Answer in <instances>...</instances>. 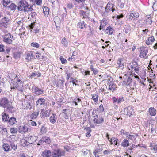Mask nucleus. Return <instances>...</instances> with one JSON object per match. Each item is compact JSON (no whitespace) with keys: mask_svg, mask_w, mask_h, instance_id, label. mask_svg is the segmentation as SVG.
Returning <instances> with one entry per match:
<instances>
[{"mask_svg":"<svg viewBox=\"0 0 157 157\" xmlns=\"http://www.w3.org/2000/svg\"><path fill=\"white\" fill-rule=\"evenodd\" d=\"M18 6L13 3H11L9 7L11 10L15 11L17 8L19 11H23L24 12L31 11L33 9L32 5L28 4L25 0L20 1L18 3Z\"/></svg>","mask_w":157,"mask_h":157,"instance_id":"f257e3e1","label":"nucleus"},{"mask_svg":"<svg viewBox=\"0 0 157 157\" xmlns=\"http://www.w3.org/2000/svg\"><path fill=\"white\" fill-rule=\"evenodd\" d=\"M12 81V86L11 87V89H15L21 92L23 91V82L22 81L17 78H15Z\"/></svg>","mask_w":157,"mask_h":157,"instance_id":"f03ea898","label":"nucleus"},{"mask_svg":"<svg viewBox=\"0 0 157 157\" xmlns=\"http://www.w3.org/2000/svg\"><path fill=\"white\" fill-rule=\"evenodd\" d=\"M8 100L6 98H3L0 100V105L4 108H6L8 110L13 109L12 106L9 105Z\"/></svg>","mask_w":157,"mask_h":157,"instance_id":"7ed1b4c3","label":"nucleus"},{"mask_svg":"<svg viewBox=\"0 0 157 157\" xmlns=\"http://www.w3.org/2000/svg\"><path fill=\"white\" fill-rule=\"evenodd\" d=\"M3 41L8 44H11L12 42L13 36L10 33H7L4 35L2 36Z\"/></svg>","mask_w":157,"mask_h":157,"instance_id":"20e7f679","label":"nucleus"},{"mask_svg":"<svg viewBox=\"0 0 157 157\" xmlns=\"http://www.w3.org/2000/svg\"><path fill=\"white\" fill-rule=\"evenodd\" d=\"M139 13L136 11L132 10L130 11L127 15V19L129 21L132 20V19L136 20L139 17Z\"/></svg>","mask_w":157,"mask_h":157,"instance_id":"39448f33","label":"nucleus"},{"mask_svg":"<svg viewBox=\"0 0 157 157\" xmlns=\"http://www.w3.org/2000/svg\"><path fill=\"white\" fill-rule=\"evenodd\" d=\"M10 19L6 17H4L0 21V24L4 27L6 28L10 24Z\"/></svg>","mask_w":157,"mask_h":157,"instance_id":"423d86ee","label":"nucleus"},{"mask_svg":"<svg viewBox=\"0 0 157 157\" xmlns=\"http://www.w3.org/2000/svg\"><path fill=\"white\" fill-rule=\"evenodd\" d=\"M113 5L108 3L105 8V11L102 14V16H105L107 15V13L109 11H112L113 12L115 9L113 8Z\"/></svg>","mask_w":157,"mask_h":157,"instance_id":"0eeeda50","label":"nucleus"},{"mask_svg":"<svg viewBox=\"0 0 157 157\" xmlns=\"http://www.w3.org/2000/svg\"><path fill=\"white\" fill-rule=\"evenodd\" d=\"M148 52V49L147 48L144 47H141L139 56L141 58H147V55Z\"/></svg>","mask_w":157,"mask_h":157,"instance_id":"6e6552de","label":"nucleus"},{"mask_svg":"<svg viewBox=\"0 0 157 157\" xmlns=\"http://www.w3.org/2000/svg\"><path fill=\"white\" fill-rule=\"evenodd\" d=\"M93 121L94 123L100 124L103 121V119L102 117L98 118L97 114H95L94 112L93 113Z\"/></svg>","mask_w":157,"mask_h":157,"instance_id":"1a4fd4ad","label":"nucleus"},{"mask_svg":"<svg viewBox=\"0 0 157 157\" xmlns=\"http://www.w3.org/2000/svg\"><path fill=\"white\" fill-rule=\"evenodd\" d=\"M64 153L63 150L60 149L55 150L52 157H60L63 156L64 155Z\"/></svg>","mask_w":157,"mask_h":157,"instance_id":"9d476101","label":"nucleus"},{"mask_svg":"<svg viewBox=\"0 0 157 157\" xmlns=\"http://www.w3.org/2000/svg\"><path fill=\"white\" fill-rule=\"evenodd\" d=\"M125 113L128 115L130 116L134 113L133 109L130 107H128L124 109Z\"/></svg>","mask_w":157,"mask_h":157,"instance_id":"9b49d317","label":"nucleus"},{"mask_svg":"<svg viewBox=\"0 0 157 157\" xmlns=\"http://www.w3.org/2000/svg\"><path fill=\"white\" fill-rule=\"evenodd\" d=\"M17 122L16 119L14 117H11L9 118L7 122V125L8 126L13 125L16 124Z\"/></svg>","mask_w":157,"mask_h":157,"instance_id":"f8f14e48","label":"nucleus"},{"mask_svg":"<svg viewBox=\"0 0 157 157\" xmlns=\"http://www.w3.org/2000/svg\"><path fill=\"white\" fill-rule=\"evenodd\" d=\"M38 25V26H36V24H35V23H31L29 25L30 29H32L34 28H35L34 29L35 33H38L40 29V26Z\"/></svg>","mask_w":157,"mask_h":157,"instance_id":"ddd939ff","label":"nucleus"},{"mask_svg":"<svg viewBox=\"0 0 157 157\" xmlns=\"http://www.w3.org/2000/svg\"><path fill=\"white\" fill-rule=\"evenodd\" d=\"M18 129L19 132L23 134L28 131V128L27 127V125L25 124L23 126H20Z\"/></svg>","mask_w":157,"mask_h":157,"instance_id":"4468645a","label":"nucleus"},{"mask_svg":"<svg viewBox=\"0 0 157 157\" xmlns=\"http://www.w3.org/2000/svg\"><path fill=\"white\" fill-rule=\"evenodd\" d=\"M45 99L44 98L39 99L36 102V106L38 107H40L41 106H45Z\"/></svg>","mask_w":157,"mask_h":157,"instance_id":"2eb2a0df","label":"nucleus"},{"mask_svg":"<svg viewBox=\"0 0 157 157\" xmlns=\"http://www.w3.org/2000/svg\"><path fill=\"white\" fill-rule=\"evenodd\" d=\"M126 135V137L128 139L131 140L133 142L136 141V138L138 136L137 135H131L128 132L127 133Z\"/></svg>","mask_w":157,"mask_h":157,"instance_id":"dca6fc26","label":"nucleus"},{"mask_svg":"<svg viewBox=\"0 0 157 157\" xmlns=\"http://www.w3.org/2000/svg\"><path fill=\"white\" fill-rule=\"evenodd\" d=\"M57 119V115L55 114L52 113L50 117V121L51 123L54 124L56 123Z\"/></svg>","mask_w":157,"mask_h":157,"instance_id":"f3484780","label":"nucleus"},{"mask_svg":"<svg viewBox=\"0 0 157 157\" xmlns=\"http://www.w3.org/2000/svg\"><path fill=\"white\" fill-rule=\"evenodd\" d=\"M37 137L36 136H30L27 138V140L29 141V143L32 144L35 142L37 140Z\"/></svg>","mask_w":157,"mask_h":157,"instance_id":"a211bd4d","label":"nucleus"},{"mask_svg":"<svg viewBox=\"0 0 157 157\" xmlns=\"http://www.w3.org/2000/svg\"><path fill=\"white\" fill-rule=\"evenodd\" d=\"M50 142L51 141L49 138L48 137H43L40 140V144H43L44 142L48 144H49Z\"/></svg>","mask_w":157,"mask_h":157,"instance_id":"6ab92c4d","label":"nucleus"},{"mask_svg":"<svg viewBox=\"0 0 157 157\" xmlns=\"http://www.w3.org/2000/svg\"><path fill=\"white\" fill-rule=\"evenodd\" d=\"M51 110H48L45 111L44 113H42V114L41 113H40V115L42 118H44V117H49L50 115Z\"/></svg>","mask_w":157,"mask_h":157,"instance_id":"aec40b11","label":"nucleus"},{"mask_svg":"<svg viewBox=\"0 0 157 157\" xmlns=\"http://www.w3.org/2000/svg\"><path fill=\"white\" fill-rule=\"evenodd\" d=\"M42 155L44 157H49L51 155V152L50 150H45Z\"/></svg>","mask_w":157,"mask_h":157,"instance_id":"412c9836","label":"nucleus"},{"mask_svg":"<svg viewBox=\"0 0 157 157\" xmlns=\"http://www.w3.org/2000/svg\"><path fill=\"white\" fill-rule=\"evenodd\" d=\"M22 105L21 108L23 109H27L30 106L29 103L25 101H22Z\"/></svg>","mask_w":157,"mask_h":157,"instance_id":"4be33fe9","label":"nucleus"},{"mask_svg":"<svg viewBox=\"0 0 157 157\" xmlns=\"http://www.w3.org/2000/svg\"><path fill=\"white\" fill-rule=\"evenodd\" d=\"M2 117L3 121L7 122L10 118L8 115L6 113H3Z\"/></svg>","mask_w":157,"mask_h":157,"instance_id":"5701e85b","label":"nucleus"},{"mask_svg":"<svg viewBox=\"0 0 157 157\" xmlns=\"http://www.w3.org/2000/svg\"><path fill=\"white\" fill-rule=\"evenodd\" d=\"M132 82V78L129 76L127 79H125L123 82V84L125 85H129Z\"/></svg>","mask_w":157,"mask_h":157,"instance_id":"b1692460","label":"nucleus"},{"mask_svg":"<svg viewBox=\"0 0 157 157\" xmlns=\"http://www.w3.org/2000/svg\"><path fill=\"white\" fill-rule=\"evenodd\" d=\"M43 13L45 17H47L49 14V8L47 7H44L43 8Z\"/></svg>","mask_w":157,"mask_h":157,"instance_id":"393cba45","label":"nucleus"},{"mask_svg":"<svg viewBox=\"0 0 157 157\" xmlns=\"http://www.w3.org/2000/svg\"><path fill=\"white\" fill-rule=\"evenodd\" d=\"M33 55L32 51H30L27 54L26 59L28 61L31 60L33 58Z\"/></svg>","mask_w":157,"mask_h":157,"instance_id":"a878e982","label":"nucleus"},{"mask_svg":"<svg viewBox=\"0 0 157 157\" xmlns=\"http://www.w3.org/2000/svg\"><path fill=\"white\" fill-rule=\"evenodd\" d=\"M117 66L121 68H123L124 66L123 59L121 58H119L117 61Z\"/></svg>","mask_w":157,"mask_h":157,"instance_id":"bb28decb","label":"nucleus"},{"mask_svg":"<svg viewBox=\"0 0 157 157\" xmlns=\"http://www.w3.org/2000/svg\"><path fill=\"white\" fill-rule=\"evenodd\" d=\"M121 145L124 147L128 146L129 145L128 140L126 139H124L121 142Z\"/></svg>","mask_w":157,"mask_h":157,"instance_id":"cd10ccee","label":"nucleus"},{"mask_svg":"<svg viewBox=\"0 0 157 157\" xmlns=\"http://www.w3.org/2000/svg\"><path fill=\"white\" fill-rule=\"evenodd\" d=\"M113 29L111 26H109L107 27L105 31L107 34L109 35L112 34L113 33Z\"/></svg>","mask_w":157,"mask_h":157,"instance_id":"c85d7f7f","label":"nucleus"},{"mask_svg":"<svg viewBox=\"0 0 157 157\" xmlns=\"http://www.w3.org/2000/svg\"><path fill=\"white\" fill-rule=\"evenodd\" d=\"M33 10L31 11V12L29 14V17H31V19L32 18L33 19V20H35L36 18L37 14L34 11H33Z\"/></svg>","mask_w":157,"mask_h":157,"instance_id":"c756f323","label":"nucleus"},{"mask_svg":"<svg viewBox=\"0 0 157 157\" xmlns=\"http://www.w3.org/2000/svg\"><path fill=\"white\" fill-rule=\"evenodd\" d=\"M39 111L37 110L33 113L31 115L30 117L32 119H35L39 114Z\"/></svg>","mask_w":157,"mask_h":157,"instance_id":"7c9ffc66","label":"nucleus"},{"mask_svg":"<svg viewBox=\"0 0 157 157\" xmlns=\"http://www.w3.org/2000/svg\"><path fill=\"white\" fill-rule=\"evenodd\" d=\"M78 25L81 29H83L84 27L86 28L87 26L86 25L84 24V22L83 21L78 22Z\"/></svg>","mask_w":157,"mask_h":157,"instance_id":"2f4dec72","label":"nucleus"},{"mask_svg":"<svg viewBox=\"0 0 157 157\" xmlns=\"http://www.w3.org/2000/svg\"><path fill=\"white\" fill-rule=\"evenodd\" d=\"M149 112L151 116H154L156 113V110L154 108H152L149 109Z\"/></svg>","mask_w":157,"mask_h":157,"instance_id":"473e14b6","label":"nucleus"},{"mask_svg":"<svg viewBox=\"0 0 157 157\" xmlns=\"http://www.w3.org/2000/svg\"><path fill=\"white\" fill-rule=\"evenodd\" d=\"M2 147L4 150L6 151H9L10 147L9 145L6 143L3 144Z\"/></svg>","mask_w":157,"mask_h":157,"instance_id":"72a5a7b5","label":"nucleus"},{"mask_svg":"<svg viewBox=\"0 0 157 157\" xmlns=\"http://www.w3.org/2000/svg\"><path fill=\"white\" fill-rule=\"evenodd\" d=\"M149 147L151 148V150H153L155 151L157 150V145L154 143H150Z\"/></svg>","mask_w":157,"mask_h":157,"instance_id":"f704fd0d","label":"nucleus"},{"mask_svg":"<svg viewBox=\"0 0 157 157\" xmlns=\"http://www.w3.org/2000/svg\"><path fill=\"white\" fill-rule=\"evenodd\" d=\"M115 84H110L109 86V90H111L112 92H114L115 90Z\"/></svg>","mask_w":157,"mask_h":157,"instance_id":"c9c22d12","label":"nucleus"},{"mask_svg":"<svg viewBox=\"0 0 157 157\" xmlns=\"http://www.w3.org/2000/svg\"><path fill=\"white\" fill-rule=\"evenodd\" d=\"M62 43L65 47H67L68 45V42L66 40V38L65 37L63 38L62 40Z\"/></svg>","mask_w":157,"mask_h":157,"instance_id":"e433bc0d","label":"nucleus"},{"mask_svg":"<svg viewBox=\"0 0 157 157\" xmlns=\"http://www.w3.org/2000/svg\"><path fill=\"white\" fill-rule=\"evenodd\" d=\"M18 130L17 128H12L10 129V131L12 134H14L17 133Z\"/></svg>","mask_w":157,"mask_h":157,"instance_id":"4c0bfd02","label":"nucleus"},{"mask_svg":"<svg viewBox=\"0 0 157 157\" xmlns=\"http://www.w3.org/2000/svg\"><path fill=\"white\" fill-rule=\"evenodd\" d=\"M3 5L5 7H6L10 2V0H2Z\"/></svg>","mask_w":157,"mask_h":157,"instance_id":"58836bf2","label":"nucleus"},{"mask_svg":"<svg viewBox=\"0 0 157 157\" xmlns=\"http://www.w3.org/2000/svg\"><path fill=\"white\" fill-rule=\"evenodd\" d=\"M80 14L81 16H83V18H86L87 17V16L86 15V12L83 11H81Z\"/></svg>","mask_w":157,"mask_h":157,"instance_id":"ea45409f","label":"nucleus"},{"mask_svg":"<svg viewBox=\"0 0 157 157\" xmlns=\"http://www.w3.org/2000/svg\"><path fill=\"white\" fill-rule=\"evenodd\" d=\"M23 141L24 142V143L23 144V146H24L26 145L28 146L29 144H31L29 143V141L28 140H27V138H25V139Z\"/></svg>","mask_w":157,"mask_h":157,"instance_id":"a19ab883","label":"nucleus"},{"mask_svg":"<svg viewBox=\"0 0 157 157\" xmlns=\"http://www.w3.org/2000/svg\"><path fill=\"white\" fill-rule=\"evenodd\" d=\"M31 45L34 47L38 48L39 47V44L37 43L33 42L31 44Z\"/></svg>","mask_w":157,"mask_h":157,"instance_id":"79ce46f5","label":"nucleus"},{"mask_svg":"<svg viewBox=\"0 0 157 157\" xmlns=\"http://www.w3.org/2000/svg\"><path fill=\"white\" fill-rule=\"evenodd\" d=\"M40 88H39L35 86L33 87L32 88V90L33 93L35 94L36 92H37L38 91V90Z\"/></svg>","mask_w":157,"mask_h":157,"instance_id":"37998d69","label":"nucleus"},{"mask_svg":"<svg viewBox=\"0 0 157 157\" xmlns=\"http://www.w3.org/2000/svg\"><path fill=\"white\" fill-rule=\"evenodd\" d=\"M90 69L91 70V71H92L93 72V73L95 75L97 74L98 72V71L96 69H94L93 68V66L92 65H91L90 66Z\"/></svg>","mask_w":157,"mask_h":157,"instance_id":"c03bdc74","label":"nucleus"},{"mask_svg":"<svg viewBox=\"0 0 157 157\" xmlns=\"http://www.w3.org/2000/svg\"><path fill=\"white\" fill-rule=\"evenodd\" d=\"M124 101V98L123 97H120L117 100V103L119 104Z\"/></svg>","mask_w":157,"mask_h":157,"instance_id":"a18cd8bd","label":"nucleus"},{"mask_svg":"<svg viewBox=\"0 0 157 157\" xmlns=\"http://www.w3.org/2000/svg\"><path fill=\"white\" fill-rule=\"evenodd\" d=\"M92 99L94 100V101L96 102L98 100V95L96 94L93 95L92 96Z\"/></svg>","mask_w":157,"mask_h":157,"instance_id":"49530a36","label":"nucleus"},{"mask_svg":"<svg viewBox=\"0 0 157 157\" xmlns=\"http://www.w3.org/2000/svg\"><path fill=\"white\" fill-rule=\"evenodd\" d=\"M60 59L62 63L63 64L67 62L66 60L62 56H61L60 57Z\"/></svg>","mask_w":157,"mask_h":157,"instance_id":"de8ad7c7","label":"nucleus"},{"mask_svg":"<svg viewBox=\"0 0 157 157\" xmlns=\"http://www.w3.org/2000/svg\"><path fill=\"white\" fill-rule=\"evenodd\" d=\"M64 82V80H59L58 83L57 84V86H59L60 84L62 85H63Z\"/></svg>","mask_w":157,"mask_h":157,"instance_id":"09e8293b","label":"nucleus"},{"mask_svg":"<svg viewBox=\"0 0 157 157\" xmlns=\"http://www.w3.org/2000/svg\"><path fill=\"white\" fill-rule=\"evenodd\" d=\"M43 93V91L40 89H39L38 91L35 94L36 95H41Z\"/></svg>","mask_w":157,"mask_h":157,"instance_id":"8fccbe9b","label":"nucleus"},{"mask_svg":"<svg viewBox=\"0 0 157 157\" xmlns=\"http://www.w3.org/2000/svg\"><path fill=\"white\" fill-rule=\"evenodd\" d=\"M117 138H115L114 137H112L110 140H109V141L111 143V145H112L113 144V141L115 140H117Z\"/></svg>","mask_w":157,"mask_h":157,"instance_id":"3c124183","label":"nucleus"},{"mask_svg":"<svg viewBox=\"0 0 157 157\" xmlns=\"http://www.w3.org/2000/svg\"><path fill=\"white\" fill-rule=\"evenodd\" d=\"M148 39L151 42V43L153 42L155 40L154 37L153 36L149 37Z\"/></svg>","mask_w":157,"mask_h":157,"instance_id":"603ef678","label":"nucleus"},{"mask_svg":"<svg viewBox=\"0 0 157 157\" xmlns=\"http://www.w3.org/2000/svg\"><path fill=\"white\" fill-rule=\"evenodd\" d=\"M35 2L38 5H40L42 4L41 0H35Z\"/></svg>","mask_w":157,"mask_h":157,"instance_id":"864d4df0","label":"nucleus"},{"mask_svg":"<svg viewBox=\"0 0 157 157\" xmlns=\"http://www.w3.org/2000/svg\"><path fill=\"white\" fill-rule=\"evenodd\" d=\"M12 148L14 149V150H16L17 148V146L15 145V144L12 143L11 145Z\"/></svg>","mask_w":157,"mask_h":157,"instance_id":"5fc2aeb1","label":"nucleus"},{"mask_svg":"<svg viewBox=\"0 0 157 157\" xmlns=\"http://www.w3.org/2000/svg\"><path fill=\"white\" fill-rule=\"evenodd\" d=\"M5 51V47L2 45H0V52Z\"/></svg>","mask_w":157,"mask_h":157,"instance_id":"6e6d98bb","label":"nucleus"},{"mask_svg":"<svg viewBox=\"0 0 157 157\" xmlns=\"http://www.w3.org/2000/svg\"><path fill=\"white\" fill-rule=\"evenodd\" d=\"M89 151L87 150H85L83 151V155L85 156L87 155L89 153Z\"/></svg>","mask_w":157,"mask_h":157,"instance_id":"4d7b16f0","label":"nucleus"},{"mask_svg":"<svg viewBox=\"0 0 157 157\" xmlns=\"http://www.w3.org/2000/svg\"><path fill=\"white\" fill-rule=\"evenodd\" d=\"M64 98H59L57 99V101L59 103H61V102H63V101Z\"/></svg>","mask_w":157,"mask_h":157,"instance_id":"13d9d810","label":"nucleus"},{"mask_svg":"<svg viewBox=\"0 0 157 157\" xmlns=\"http://www.w3.org/2000/svg\"><path fill=\"white\" fill-rule=\"evenodd\" d=\"M110 153V152L109 150H105L104 151H103V153L105 155H108Z\"/></svg>","mask_w":157,"mask_h":157,"instance_id":"bf43d9fd","label":"nucleus"},{"mask_svg":"<svg viewBox=\"0 0 157 157\" xmlns=\"http://www.w3.org/2000/svg\"><path fill=\"white\" fill-rule=\"evenodd\" d=\"M99 109L100 111L102 112L104 110V109L103 105L101 104L99 106Z\"/></svg>","mask_w":157,"mask_h":157,"instance_id":"052dcab7","label":"nucleus"},{"mask_svg":"<svg viewBox=\"0 0 157 157\" xmlns=\"http://www.w3.org/2000/svg\"><path fill=\"white\" fill-rule=\"evenodd\" d=\"M37 75V74L34 72H32L30 75V77L33 78L35 77L36 75Z\"/></svg>","mask_w":157,"mask_h":157,"instance_id":"680f3d73","label":"nucleus"},{"mask_svg":"<svg viewBox=\"0 0 157 157\" xmlns=\"http://www.w3.org/2000/svg\"><path fill=\"white\" fill-rule=\"evenodd\" d=\"M135 146V145L132 144V146L128 148V150L130 151H132V149Z\"/></svg>","mask_w":157,"mask_h":157,"instance_id":"e2e57ef3","label":"nucleus"},{"mask_svg":"<svg viewBox=\"0 0 157 157\" xmlns=\"http://www.w3.org/2000/svg\"><path fill=\"white\" fill-rule=\"evenodd\" d=\"M118 140L117 138V140H115V141L113 140V144H114L116 145H117V142H118Z\"/></svg>","mask_w":157,"mask_h":157,"instance_id":"0e129e2a","label":"nucleus"},{"mask_svg":"<svg viewBox=\"0 0 157 157\" xmlns=\"http://www.w3.org/2000/svg\"><path fill=\"white\" fill-rule=\"evenodd\" d=\"M123 17V15L122 14H121L120 15H117V19H119L121 18H122Z\"/></svg>","mask_w":157,"mask_h":157,"instance_id":"69168bd1","label":"nucleus"},{"mask_svg":"<svg viewBox=\"0 0 157 157\" xmlns=\"http://www.w3.org/2000/svg\"><path fill=\"white\" fill-rule=\"evenodd\" d=\"M146 43L147 45H149L151 44V43L148 39L146 41Z\"/></svg>","mask_w":157,"mask_h":157,"instance_id":"338daca9","label":"nucleus"},{"mask_svg":"<svg viewBox=\"0 0 157 157\" xmlns=\"http://www.w3.org/2000/svg\"><path fill=\"white\" fill-rule=\"evenodd\" d=\"M113 101L114 103H116L117 102V98L115 97L113 98Z\"/></svg>","mask_w":157,"mask_h":157,"instance_id":"774afa93","label":"nucleus"}]
</instances>
